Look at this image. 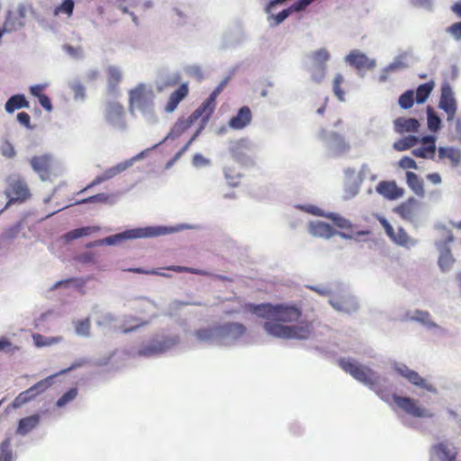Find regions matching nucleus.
Segmentation results:
<instances>
[{
	"label": "nucleus",
	"instance_id": "nucleus-9",
	"mask_svg": "<svg viewBox=\"0 0 461 461\" xmlns=\"http://www.w3.org/2000/svg\"><path fill=\"white\" fill-rule=\"evenodd\" d=\"M393 399L396 405L405 413L417 418H431L433 414L418 405V402L410 397L399 396L394 394Z\"/></svg>",
	"mask_w": 461,
	"mask_h": 461
},
{
	"label": "nucleus",
	"instance_id": "nucleus-6",
	"mask_svg": "<svg viewBox=\"0 0 461 461\" xmlns=\"http://www.w3.org/2000/svg\"><path fill=\"white\" fill-rule=\"evenodd\" d=\"M52 377L49 376L45 379L41 380L29 389L20 393L10 404L13 409H18L33 400L37 395L44 393L52 384Z\"/></svg>",
	"mask_w": 461,
	"mask_h": 461
},
{
	"label": "nucleus",
	"instance_id": "nucleus-23",
	"mask_svg": "<svg viewBox=\"0 0 461 461\" xmlns=\"http://www.w3.org/2000/svg\"><path fill=\"white\" fill-rule=\"evenodd\" d=\"M309 231L314 237L329 239L337 231L329 224L321 221H312L309 225Z\"/></svg>",
	"mask_w": 461,
	"mask_h": 461
},
{
	"label": "nucleus",
	"instance_id": "nucleus-42",
	"mask_svg": "<svg viewBox=\"0 0 461 461\" xmlns=\"http://www.w3.org/2000/svg\"><path fill=\"white\" fill-rule=\"evenodd\" d=\"M411 384L425 388L429 391H432V387L430 385H427L425 380L414 370L409 372L408 376L406 378Z\"/></svg>",
	"mask_w": 461,
	"mask_h": 461
},
{
	"label": "nucleus",
	"instance_id": "nucleus-18",
	"mask_svg": "<svg viewBox=\"0 0 461 461\" xmlns=\"http://www.w3.org/2000/svg\"><path fill=\"white\" fill-rule=\"evenodd\" d=\"M188 94V85L186 83L181 84L177 89L170 94L164 110L168 113H173Z\"/></svg>",
	"mask_w": 461,
	"mask_h": 461
},
{
	"label": "nucleus",
	"instance_id": "nucleus-63",
	"mask_svg": "<svg viewBox=\"0 0 461 461\" xmlns=\"http://www.w3.org/2000/svg\"><path fill=\"white\" fill-rule=\"evenodd\" d=\"M405 67H406V64L403 61H402V60H394L393 62H392L391 64H389L386 67L385 71L393 72V71L403 68Z\"/></svg>",
	"mask_w": 461,
	"mask_h": 461
},
{
	"label": "nucleus",
	"instance_id": "nucleus-28",
	"mask_svg": "<svg viewBox=\"0 0 461 461\" xmlns=\"http://www.w3.org/2000/svg\"><path fill=\"white\" fill-rule=\"evenodd\" d=\"M125 169V166L122 165H117L113 167L108 168L105 170L102 175L97 176L90 184H88L84 189L81 190V193L106 181L113 176H115L120 172L123 171Z\"/></svg>",
	"mask_w": 461,
	"mask_h": 461
},
{
	"label": "nucleus",
	"instance_id": "nucleus-3",
	"mask_svg": "<svg viewBox=\"0 0 461 461\" xmlns=\"http://www.w3.org/2000/svg\"><path fill=\"white\" fill-rule=\"evenodd\" d=\"M339 366L356 380L366 385L374 386L378 384L379 377L369 367L359 365L355 359L340 358Z\"/></svg>",
	"mask_w": 461,
	"mask_h": 461
},
{
	"label": "nucleus",
	"instance_id": "nucleus-62",
	"mask_svg": "<svg viewBox=\"0 0 461 461\" xmlns=\"http://www.w3.org/2000/svg\"><path fill=\"white\" fill-rule=\"evenodd\" d=\"M313 0H299L298 2L293 4L290 7L293 12L301 11L306 8Z\"/></svg>",
	"mask_w": 461,
	"mask_h": 461
},
{
	"label": "nucleus",
	"instance_id": "nucleus-48",
	"mask_svg": "<svg viewBox=\"0 0 461 461\" xmlns=\"http://www.w3.org/2000/svg\"><path fill=\"white\" fill-rule=\"evenodd\" d=\"M110 195L104 193H100L95 195H92L88 198L82 199L81 201L77 202V204L80 203H105L109 201Z\"/></svg>",
	"mask_w": 461,
	"mask_h": 461
},
{
	"label": "nucleus",
	"instance_id": "nucleus-19",
	"mask_svg": "<svg viewBox=\"0 0 461 461\" xmlns=\"http://www.w3.org/2000/svg\"><path fill=\"white\" fill-rule=\"evenodd\" d=\"M451 241H453V236L449 235L446 242H440L438 245L440 252L438 258V266L442 271L449 270L455 263V258H453L450 249L447 246V243Z\"/></svg>",
	"mask_w": 461,
	"mask_h": 461
},
{
	"label": "nucleus",
	"instance_id": "nucleus-61",
	"mask_svg": "<svg viewBox=\"0 0 461 461\" xmlns=\"http://www.w3.org/2000/svg\"><path fill=\"white\" fill-rule=\"evenodd\" d=\"M129 272H132V273H137V274H145V275H157V276H167L166 274H162L160 273L158 270L157 269H152V270H145L143 268H140V267H134V268H129L128 269Z\"/></svg>",
	"mask_w": 461,
	"mask_h": 461
},
{
	"label": "nucleus",
	"instance_id": "nucleus-56",
	"mask_svg": "<svg viewBox=\"0 0 461 461\" xmlns=\"http://www.w3.org/2000/svg\"><path fill=\"white\" fill-rule=\"evenodd\" d=\"M216 332L215 328L212 329H201L195 332V335L200 340H208L212 338L213 333Z\"/></svg>",
	"mask_w": 461,
	"mask_h": 461
},
{
	"label": "nucleus",
	"instance_id": "nucleus-59",
	"mask_svg": "<svg viewBox=\"0 0 461 461\" xmlns=\"http://www.w3.org/2000/svg\"><path fill=\"white\" fill-rule=\"evenodd\" d=\"M336 226H338L340 229H349L351 227V224L349 221L346 220L343 217L339 216H331L330 217Z\"/></svg>",
	"mask_w": 461,
	"mask_h": 461
},
{
	"label": "nucleus",
	"instance_id": "nucleus-53",
	"mask_svg": "<svg viewBox=\"0 0 461 461\" xmlns=\"http://www.w3.org/2000/svg\"><path fill=\"white\" fill-rule=\"evenodd\" d=\"M399 167L403 169H417L418 166L415 160L410 157L404 156L399 160Z\"/></svg>",
	"mask_w": 461,
	"mask_h": 461
},
{
	"label": "nucleus",
	"instance_id": "nucleus-50",
	"mask_svg": "<svg viewBox=\"0 0 461 461\" xmlns=\"http://www.w3.org/2000/svg\"><path fill=\"white\" fill-rule=\"evenodd\" d=\"M167 270H171L177 273H191L195 275H201L205 276L207 273L203 270L193 268V267H181V266H170L166 267Z\"/></svg>",
	"mask_w": 461,
	"mask_h": 461
},
{
	"label": "nucleus",
	"instance_id": "nucleus-36",
	"mask_svg": "<svg viewBox=\"0 0 461 461\" xmlns=\"http://www.w3.org/2000/svg\"><path fill=\"white\" fill-rule=\"evenodd\" d=\"M344 82L345 78L340 73L336 74L332 81V91L340 102L345 101V91L341 88Z\"/></svg>",
	"mask_w": 461,
	"mask_h": 461
},
{
	"label": "nucleus",
	"instance_id": "nucleus-34",
	"mask_svg": "<svg viewBox=\"0 0 461 461\" xmlns=\"http://www.w3.org/2000/svg\"><path fill=\"white\" fill-rule=\"evenodd\" d=\"M434 86L435 83L433 81H429L419 86L416 90V102L418 104L424 103L431 94Z\"/></svg>",
	"mask_w": 461,
	"mask_h": 461
},
{
	"label": "nucleus",
	"instance_id": "nucleus-14",
	"mask_svg": "<svg viewBox=\"0 0 461 461\" xmlns=\"http://www.w3.org/2000/svg\"><path fill=\"white\" fill-rule=\"evenodd\" d=\"M26 8L21 5L16 11L9 12L4 23V32H14L24 26Z\"/></svg>",
	"mask_w": 461,
	"mask_h": 461
},
{
	"label": "nucleus",
	"instance_id": "nucleus-10",
	"mask_svg": "<svg viewBox=\"0 0 461 461\" xmlns=\"http://www.w3.org/2000/svg\"><path fill=\"white\" fill-rule=\"evenodd\" d=\"M106 122L112 127L122 130L126 126L123 106L118 102H110L104 111Z\"/></svg>",
	"mask_w": 461,
	"mask_h": 461
},
{
	"label": "nucleus",
	"instance_id": "nucleus-12",
	"mask_svg": "<svg viewBox=\"0 0 461 461\" xmlns=\"http://www.w3.org/2000/svg\"><path fill=\"white\" fill-rule=\"evenodd\" d=\"M30 164L41 180H47L50 178L53 167V158L51 155L42 154L33 156L30 159Z\"/></svg>",
	"mask_w": 461,
	"mask_h": 461
},
{
	"label": "nucleus",
	"instance_id": "nucleus-20",
	"mask_svg": "<svg viewBox=\"0 0 461 461\" xmlns=\"http://www.w3.org/2000/svg\"><path fill=\"white\" fill-rule=\"evenodd\" d=\"M421 142V147L412 149V155L417 158H433L436 153L435 137L426 136L422 138Z\"/></svg>",
	"mask_w": 461,
	"mask_h": 461
},
{
	"label": "nucleus",
	"instance_id": "nucleus-58",
	"mask_svg": "<svg viewBox=\"0 0 461 461\" xmlns=\"http://www.w3.org/2000/svg\"><path fill=\"white\" fill-rule=\"evenodd\" d=\"M292 12H293L292 8L289 7L287 9H285V10L281 11L276 15L273 16V19L275 21L274 25L280 24L282 22H284L291 14Z\"/></svg>",
	"mask_w": 461,
	"mask_h": 461
},
{
	"label": "nucleus",
	"instance_id": "nucleus-1",
	"mask_svg": "<svg viewBox=\"0 0 461 461\" xmlns=\"http://www.w3.org/2000/svg\"><path fill=\"white\" fill-rule=\"evenodd\" d=\"M246 309L259 317L267 319L263 328L266 332L273 337L284 339H308L313 332V326L311 321H303L296 325H285L297 321L302 316V311L295 305L249 303Z\"/></svg>",
	"mask_w": 461,
	"mask_h": 461
},
{
	"label": "nucleus",
	"instance_id": "nucleus-15",
	"mask_svg": "<svg viewBox=\"0 0 461 461\" xmlns=\"http://www.w3.org/2000/svg\"><path fill=\"white\" fill-rule=\"evenodd\" d=\"M420 203L414 197H409L406 201L394 208V212L405 221H413L419 212Z\"/></svg>",
	"mask_w": 461,
	"mask_h": 461
},
{
	"label": "nucleus",
	"instance_id": "nucleus-26",
	"mask_svg": "<svg viewBox=\"0 0 461 461\" xmlns=\"http://www.w3.org/2000/svg\"><path fill=\"white\" fill-rule=\"evenodd\" d=\"M433 454L439 461H455L457 452L455 447H450L446 443H438L432 447Z\"/></svg>",
	"mask_w": 461,
	"mask_h": 461
},
{
	"label": "nucleus",
	"instance_id": "nucleus-8",
	"mask_svg": "<svg viewBox=\"0 0 461 461\" xmlns=\"http://www.w3.org/2000/svg\"><path fill=\"white\" fill-rule=\"evenodd\" d=\"M179 342L177 336L164 337L160 339H154L148 345L142 347L139 350V354L144 357H149L156 354H160L171 348Z\"/></svg>",
	"mask_w": 461,
	"mask_h": 461
},
{
	"label": "nucleus",
	"instance_id": "nucleus-27",
	"mask_svg": "<svg viewBox=\"0 0 461 461\" xmlns=\"http://www.w3.org/2000/svg\"><path fill=\"white\" fill-rule=\"evenodd\" d=\"M406 183L410 189L419 197L422 198L425 196L424 182L417 174L407 171L406 172Z\"/></svg>",
	"mask_w": 461,
	"mask_h": 461
},
{
	"label": "nucleus",
	"instance_id": "nucleus-45",
	"mask_svg": "<svg viewBox=\"0 0 461 461\" xmlns=\"http://www.w3.org/2000/svg\"><path fill=\"white\" fill-rule=\"evenodd\" d=\"M74 10V1L73 0H64L61 5L57 6L54 10V14L59 15L60 14H67L70 16Z\"/></svg>",
	"mask_w": 461,
	"mask_h": 461
},
{
	"label": "nucleus",
	"instance_id": "nucleus-46",
	"mask_svg": "<svg viewBox=\"0 0 461 461\" xmlns=\"http://www.w3.org/2000/svg\"><path fill=\"white\" fill-rule=\"evenodd\" d=\"M108 83L111 86H115L122 79V73L119 68L110 67L107 69Z\"/></svg>",
	"mask_w": 461,
	"mask_h": 461
},
{
	"label": "nucleus",
	"instance_id": "nucleus-60",
	"mask_svg": "<svg viewBox=\"0 0 461 461\" xmlns=\"http://www.w3.org/2000/svg\"><path fill=\"white\" fill-rule=\"evenodd\" d=\"M17 121L27 129H32L31 117L25 112H21L17 114Z\"/></svg>",
	"mask_w": 461,
	"mask_h": 461
},
{
	"label": "nucleus",
	"instance_id": "nucleus-55",
	"mask_svg": "<svg viewBox=\"0 0 461 461\" xmlns=\"http://www.w3.org/2000/svg\"><path fill=\"white\" fill-rule=\"evenodd\" d=\"M245 149H248L247 145L244 142H237L232 148H231V153L232 156L239 161H242V158L240 157L243 153Z\"/></svg>",
	"mask_w": 461,
	"mask_h": 461
},
{
	"label": "nucleus",
	"instance_id": "nucleus-40",
	"mask_svg": "<svg viewBox=\"0 0 461 461\" xmlns=\"http://www.w3.org/2000/svg\"><path fill=\"white\" fill-rule=\"evenodd\" d=\"M76 332L79 336L87 337L90 335L91 322L89 318L78 320L75 322Z\"/></svg>",
	"mask_w": 461,
	"mask_h": 461
},
{
	"label": "nucleus",
	"instance_id": "nucleus-51",
	"mask_svg": "<svg viewBox=\"0 0 461 461\" xmlns=\"http://www.w3.org/2000/svg\"><path fill=\"white\" fill-rule=\"evenodd\" d=\"M126 322L129 323L130 326L124 325L122 327V331L123 333L131 332L145 324V322H141L134 317H129V319L126 321Z\"/></svg>",
	"mask_w": 461,
	"mask_h": 461
},
{
	"label": "nucleus",
	"instance_id": "nucleus-39",
	"mask_svg": "<svg viewBox=\"0 0 461 461\" xmlns=\"http://www.w3.org/2000/svg\"><path fill=\"white\" fill-rule=\"evenodd\" d=\"M428 127L431 131H437L440 126V118L434 112L431 106L427 107Z\"/></svg>",
	"mask_w": 461,
	"mask_h": 461
},
{
	"label": "nucleus",
	"instance_id": "nucleus-64",
	"mask_svg": "<svg viewBox=\"0 0 461 461\" xmlns=\"http://www.w3.org/2000/svg\"><path fill=\"white\" fill-rule=\"evenodd\" d=\"M188 74L194 77L197 80H201L203 77V70L200 67L194 66L188 68Z\"/></svg>",
	"mask_w": 461,
	"mask_h": 461
},
{
	"label": "nucleus",
	"instance_id": "nucleus-24",
	"mask_svg": "<svg viewBox=\"0 0 461 461\" xmlns=\"http://www.w3.org/2000/svg\"><path fill=\"white\" fill-rule=\"evenodd\" d=\"M251 112L248 106L241 107L237 115L229 122V126L232 129L240 130L249 125L251 122Z\"/></svg>",
	"mask_w": 461,
	"mask_h": 461
},
{
	"label": "nucleus",
	"instance_id": "nucleus-35",
	"mask_svg": "<svg viewBox=\"0 0 461 461\" xmlns=\"http://www.w3.org/2000/svg\"><path fill=\"white\" fill-rule=\"evenodd\" d=\"M97 230H98V228H95V227H82V228L75 229V230H72L67 232L65 234L64 238L67 241H72L78 238L88 236Z\"/></svg>",
	"mask_w": 461,
	"mask_h": 461
},
{
	"label": "nucleus",
	"instance_id": "nucleus-52",
	"mask_svg": "<svg viewBox=\"0 0 461 461\" xmlns=\"http://www.w3.org/2000/svg\"><path fill=\"white\" fill-rule=\"evenodd\" d=\"M71 90L74 94V97L77 100H84L86 97V89L81 83H74L71 85Z\"/></svg>",
	"mask_w": 461,
	"mask_h": 461
},
{
	"label": "nucleus",
	"instance_id": "nucleus-33",
	"mask_svg": "<svg viewBox=\"0 0 461 461\" xmlns=\"http://www.w3.org/2000/svg\"><path fill=\"white\" fill-rule=\"evenodd\" d=\"M420 142V139L413 135L403 137L393 143V149L398 151L407 150Z\"/></svg>",
	"mask_w": 461,
	"mask_h": 461
},
{
	"label": "nucleus",
	"instance_id": "nucleus-21",
	"mask_svg": "<svg viewBox=\"0 0 461 461\" xmlns=\"http://www.w3.org/2000/svg\"><path fill=\"white\" fill-rule=\"evenodd\" d=\"M8 195L11 196L10 200L8 201V204L16 201L23 202L29 198L30 191L24 182L17 180L14 181L10 185Z\"/></svg>",
	"mask_w": 461,
	"mask_h": 461
},
{
	"label": "nucleus",
	"instance_id": "nucleus-43",
	"mask_svg": "<svg viewBox=\"0 0 461 461\" xmlns=\"http://www.w3.org/2000/svg\"><path fill=\"white\" fill-rule=\"evenodd\" d=\"M11 460H12L11 439H10V438H7L0 445V461H11Z\"/></svg>",
	"mask_w": 461,
	"mask_h": 461
},
{
	"label": "nucleus",
	"instance_id": "nucleus-49",
	"mask_svg": "<svg viewBox=\"0 0 461 461\" xmlns=\"http://www.w3.org/2000/svg\"><path fill=\"white\" fill-rule=\"evenodd\" d=\"M32 339L36 347H45L50 346L54 342H57L59 339L54 338H46L41 334L35 333L32 335Z\"/></svg>",
	"mask_w": 461,
	"mask_h": 461
},
{
	"label": "nucleus",
	"instance_id": "nucleus-5",
	"mask_svg": "<svg viewBox=\"0 0 461 461\" xmlns=\"http://www.w3.org/2000/svg\"><path fill=\"white\" fill-rule=\"evenodd\" d=\"M52 377L49 376L45 379L41 380L29 389L20 393L10 404L13 409H18L33 400L37 395L44 393L52 384Z\"/></svg>",
	"mask_w": 461,
	"mask_h": 461
},
{
	"label": "nucleus",
	"instance_id": "nucleus-32",
	"mask_svg": "<svg viewBox=\"0 0 461 461\" xmlns=\"http://www.w3.org/2000/svg\"><path fill=\"white\" fill-rule=\"evenodd\" d=\"M330 55L327 49L321 48L310 55L312 66H327L326 63L330 59Z\"/></svg>",
	"mask_w": 461,
	"mask_h": 461
},
{
	"label": "nucleus",
	"instance_id": "nucleus-2",
	"mask_svg": "<svg viewBox=\"0 0 461 461\" xmlns=\"http://www.w3.org/2000/svg\"><path fill=\"white\" fill-rule=\"evenodd\" d=\"M154 99L153 90L145 84H139L129 92V109L131 112L139 110L146 118L151 119L155 116Z\"/></svg>",
	"mask_w": 461,
	"mask_h": 461
},
{
	"label": "nucleus",
	"instance_id": "nucleus-38",
	"mask_svg": "<svg viewBox=\"0 0 461 461\" xmlns=\"http://www.w3.org/2000/svg\"><path fill=\"white\" fill-rule=\"evenodd\" d=\"M412 320L417 321L429 328H437V324L430 320V315L428 312L417 310L414 312Z\"/></svg>",
	"mask_w": 461,
	"mask_h": 461
},
{
	"label": "nucleus",
	"instance_id": "nucleus-7",
	"mask_svg": "<svg viewBox=\"0 0 461 461\" xmlns=\"http://www.w3.org/2000/svg\"><path fill=\"white\" fill-rule=\"evenodd\" d=\"M162 234V231L155 228H145V229H134L126 230L122 233L116 234L105 238L104 240L96 241L97 245H114L116 242L121 241L124 239H137L144 237H155Z\"/></svg>",
	"mask_w": 461,
	"mask_h": 461
},
{
	"label": "nucleus",
	"instance_id": "nucleus-47",
	"mask_svg": "<svg viewBox=\"0 0 461 461\" xmlns=\"http://www.w3.org/2000/svg\"><path fill=\"white\" fill-rule=\"evenodd\" d=\"M77 395V389L71 388L66 392L56 402L58 407H63L73 401Z\"/></svg>",
	"mask_w": 461,
	"mask_h": 461
},
{
	"label": "nucleus",
	"instance_id": "nucleus-22",
	"mask_svg": "<svg viewBox=\"0 0 461 461\" xmlns=\"http://www.w3.org/2000/svg\"><path fill=\"white\" fill-rule=\"evenodd\" d=\"M216 333L223 337L239 339L246 332V327L239 322H229L215 328Z\"/></svg>",
	"mask_w": 461,
	"mask_h": 461
},
{
	"label": "nucleus",
	"instance_id": "nucleus-29",
	"mask_svg": "<svg viewBox=\"0 0 461 461\" xmlns=\"http://www.w3.org/2000/svg\"><path fill=\"white\" fill-rule=\"evenodd\" d=\"M40 423V415L33 414L19 420L17 427V433L20 435H26Z\"/></svg>",
	"mask_w": 461,
	"mask_h": 461
},
{
	"label": "nucleus",
	"instance_id": "nucleus-16",
	"mask_svg": "<svg viewBox=\"0 0 461 461\" xmlns=\"http://www.w3.org/2000/svg\"><path fill=\"white\" fill-rule=\"evenodd\" d=\"M379 221L384 227L385 233L390 237V239L393 242L402 246H408L411 243V239L407 232L403 230V228L400 227L395 231L393 226L386 219L381 218Z\"/></svg>",
	"mask_w": 461,
	"mask_h": 461
},
{
	"label": "nucleus",
	"instance_id": "nucleus-31",
	"mask_svg": "<svg viewBox=\"0 0 461 461\" xmlns=\"http://www.w3.org/2000/svg\"><path fill=\"white\" fill-rule=\"evenodd\" d=\"M438 157L440 158H448L453 167H457L461 161V152L454 148H439Z\"/></svg>",
	"mask_w": 461,
	"mask_h": 461
},
{
	"label": "nucleus",
	"instance_id": "nucleus-13",
	"mask_svg": "<svg viewBox=\"0 0 461 461\" xmlns=\"http://www.w3.org/2000/svg\"><path fill=\"white\" fill-rule=\"evenodd\" d=\"M376 192L387 200L393 201L403 196L404 190L395 181H381L375 187Z\"/></svg>",
	"mask_w": 461,
	"mask_h": 461
},
{
	"label": "nucleus",
	"instance_id": "nucleus-4",
	"mask_svg": "<svg viewBox=\"0 0 461 461\" xmlns=\"http://www.w3.org/2000/svg\"><path fill=\"white\" fill-rule=\"evenodd\" d=\"M216 107V102L212 101L209 97L205 99L189 116L187 122H178L175 124L172 132L181 134L185 131L193 122L202 118L204 122L207 121L212 114Z\"/></svg>",
	"mask_w": 461,
	"mask_h": 461
},
{
	"label": "nucleus",
	"instance_id": "nucleus-37",
	"mask_svg": "<svg viewBox=\"0 0 461 461\" xmlns=\"http://www.w3.org/2000/svg\"><path fill=\"white\" fill-rule=\"evenodd\" d=\"M331 305L339 311L347 312H350L351 311H355L357 309L356 303L347 298L331 301Z\"/></svg>",
	"mask_w": 461,
	"mask_h": 461
},
{
	"label": "nucleus",
	"instance_id": "nucleus-41",
	"mask_svg": "<svg viewBox=\"0 0 461 461\" xmlns=\"http://www.w3.org/2000/svg\"><path fill=\"white\" fill-rule=\"evenodd\" d=\"M327 66H312L310 68L311 78L315 83H321L326 76Z\"/></svg>",
	"mask_w": 461,
	"mask_h": 461
},
{
	"label": "nucleus",
	"instance_id": "nucleus-30",
	"mask_svg": "<svg viewBox=\"0 0 461 461\" xmlns=\"http://www.w3.org/2000/svg\"><path fill=\"white\" fill-rule=\"evenodd\" d=\"M29 102L23 95H14L7 100L5 108L8 113H12L17 109L29 108Z\"/></svg>",
	"mask_w": 461,
	"mask_h": 461
},
{
	"label": "nucleus",
	"instance_id": "nucleus-11",
	"mask_svg": "<svg viewBox=\"0 0 461 461\" xmlns=\"http://www.w3.org/2000/svg\"><path fill=\"white\" fill-rule=\"evenodd\" d=\"M438 107L447 113V120L448 122L454 120L457 106L454 93L448 83H445L441 86Z\"/></svg>",
	"mask_w": 461,
	"mask_h": 461
},
{
	"label": "nucleus",
	"instance_id": "nucleus-25",
	"mask_svg": "<svg viewBox=\"0 0 461 461\" xmlns=\"http://www.w3.org/2000/svg\"><path fill=\"white\" fill-rule=\"evenodd\" d=\"M396 132L402 134L405 132H416L420 127V122L414 118L399 117L393 122Z\"/></svg>",
	"mask_w": 461,
	"mask_h": 461
},
{
	"label": "nucleus",
	"instance_id": "nucleus-44",
	"mask_svg": "<svg viewBox=\"0 0 461 461\" xmlns=\"http://www.w3.org/2000/svg\"><path fill=\"white\" fill-rule=\"evenodd\" d=\"M414 103V92L408 90L402 94L399 97V105L402 109H409L413 105Z\"/></svg>",
	"mask_w": 461,
	"mask_h": 461
},
{
	"label": "nucleus",
	"instance_id": "nucleus-54",
	"mask_svg": "<svg viewBox=\"0 0 461 461\" xmlns=\"http://www.w3.org/2000/svg\"><path fill=\"white\" fill-rule=\"evenodd\" d=\"M1 154L6 158H14L15 156V150L14 146L9 141H5L0 147Z\"/></svg>",
	"mask_w": 461,
	"mask_h": 461
},
{
	"label": "nucleus",
	"instance_id": "nucleus-17",
	"mask_svg": "<svg viewBox=\"0 0 461 461\" xmlns=\"http://www.w3.org/2000/svg\"><path fill=\"white\" fill-rule=\"evenodd\" d=\"M346 61L358 70L372 69L375 66V60L370 59L366 54L356 50L349 52Z\"/></svg>",
	"mask_w": 461,
	"mask_h": 461
},
{
	"label": "nucleus",
	"instance_id": "nucleus-57",
	"mask_svg": "<svg viewBox=\"0 0 461 461\" xmlns=\"http://www.w3.org/2000/svg\"><path fill=\"white\" fill-rule=\"evenodd\" d=\"M447 32L451 34L456 41L461 40V22L451 24Z\"/></svg>",
	"mask_w": 461,
	"mask_h": 461
}]
</instances>
